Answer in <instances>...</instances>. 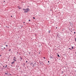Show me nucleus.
Here are the masks:
<instances>
[{
	"label": "nucleus",
	"mask_w": 76,
	"mask_h": 76,
	"mask_svg": "<svg viewBox=\"0 0 76 76\" xmlns=\"http://www.w3.org/2000/svg\"><path fill=\"white\" fill-rule=\"evenodd\" d=\"M16 58L15 57H14V58Z\"/></svg>",
	"instance_id": "nucleus-18"
},
{
	"label": "nucleus",
	"mask_w": 76,
	"mask_h": 76,
	"mask_svg": "<svg viewBox=\"0 0 76 76\" xmlns=\"http://www.w3.org/2000/svg\"><path fill=\"white\" fill-rule=\"evenodd\" d=\"M11 17H12V16H11Z\"/></svg>",
	"instance_id": "nucleus-21"
},
{
	"label": "nucleus",
	"mask_w": 76,
	"mask_h": 76,
	"mask_svg": "<svg viewBox=\"0 0 76 76\" xmlns=\"http://www.w3.org/2000/svg\"><path fill=\"white\" fill-rule=\"evenodd\" d=\"M69 49H70V48H69Z\"/></svg>",
	"instance_id": "nucleus-32"
},
{
	"label": "nucleus",
	"mask_w": 76,
	"mask_h": 76,
	"mask_svg": "<svg viewBox=\"0 0 76 76\" xmlns=\"http://www.w3.org/2000/svg\"><path fill=\"white\" fill-rule=\"evenodd\" d=\"M70 50H72V49H71H71H70Z\"/></svg>",
	"instance_id": "nucleus-25"
},
{
	"label": "nucleus",
	"mask_w": 76,
	"mask_h": 76,
	"mask_svg": "<svg viewBox=\"0 0 76 76\" xmlns=\"http://www.w3.org/2000/svg\"><path fill=\"white\" fill-rule=\"evenodd\" d=\"M48 32H49V33H50V31H48Z\"/></svg>",
	"instance_id": "nucleus-13"
},
{
	"label": "nucleus",
	"mask_w": 76,
	"mask_h": 76,
	"mask_svg": "<svg viewBox=\"0 0 76 76\" xmlns=\"http://www.w3.org/2000/svg\"><path fill=\"white\" fill-rule=\"evenodd\" d=\"M33 19H35V17H33Z\"/></svg>",
	"instance_id": "nucleus-10"
},
{
	"label": "nucleus",
	"mask_w": 76,
	"mask_h": 76,
	"mask_svg": "<svg viewBox=\"0 0 76 76\" xmlns=\"http://www.w3.org/2000/svg\"><path fill=\"white\" fill-rule=\"evenodd\" d=\"M3 46H1V50H3V48H2Z\"/></svg>",
	"instance_id": "nucleus-3"
},
{
	"label": "nucleus",
	"mask_w": 76,
	"mask_h": 76,
	"mask_svg": "<svg viewBox=\"0 0 76 76\" xmlns=\"http://www.w3.org/2000/svg\"><path fill=\"white\" fill-rule=\"evenodd\" d=\"M44 58L45 59V57H44Z\"/></svg>",
	"instance_id": "nucleus-20"
},
{
	"label": "nucleus",
	"mask_w": 76,
	"mask_h": 76,
	"mask_svg": "<svg viewBox=\"0 0 76 76\" xmlns=\"http://www.w3.org/2000/svg\"><path fill=\"white\" fill-rule=\"evenodd\" d=\"M15 60V59H13V60Z\"/></svg>",
	"instance_id": "nucleus-28"
},
{
	"label": "nucleus",
	"mask_w": 76,
	"mask_h": 76,
	"mask_svg": "<svg viewBox=\"0 0 76 76\" xmlns=\"http://www.w3.org/2000/svg\"><path fill=\"white\" fill-rule=\"evenodd\" d=\"M56 28H57V27H56Z\"/></svg>",
	"instance_id": "nucleus-30"
},
{
	"label": "nucleus",
	"mask_w": 76,
	"mask_h": 76,
	"mask_svg": "<svg viewBox=\"0 0 76 76\" xmlns=\"http://www.w3.org/2000/svg\"><path fill=\"white\" fill-rule=\"evenodd\" d=\"M4 48V49H5V48Z\"/></svg>",
	"instance_id": "nucleus-22"
},
{
	"label": "nucleus",
	"mask_w": 76,
	"mask_h": 76,
	"mask_svg": "<svg viewBox=\"0 0 76 76\" xmlns=\"http://www.w3.org/2000/svg\"><path fill=\"white\" fill-rule=\"evenodd\" d=\"M25 23V22H23V23Z\"/></svg>",
	"instance_id": "nucleus-26"
},
{
	"label": "nucleus",
	"mask_w": 76,
	"mask_h": 76,
	"mask_svg": "<svg viewBox=\"0 0 76 76\" xmlns=\"http://www.w3.org/2000/svg\"><path fill=\"white\" fill-rule=\"evenodd\" d=\"M58 57H60V56H59V55H58Z\"/></svg>",
	"instance_id": "nucleus-6"
},
{
	"label": "nucleus",
	"mask_w": 76,
	"mask_h": 76,
	"mask_svg": "<svg viewBox=\"0 0 76 76\" xmlns=\"http://www.w3.org/2000/svg\"><path fill=\"white\" fill-rule=\"evenodd\" d=\"M13 63H15V62L14 61H13V62L12 63V64H13Z\"/></svg>",
	"instance_id": "nucleus-4"
},
{
	"label": "nucleus",
	"mask_w": 76,
	"mask_h": 76,
	"mask_svg": "<svg viewBox=\"0 0 76 76\" xmlns=\"http://www.w3.org/2000/svg\"><path fill=\"white\" fill-rule=\"evenodd\" d=\"M19 9H20V8H19Z\"/></svg>",
	"instance_id": "nucleus-31"
},
{
	"label": "nucleus",
	"mask_w": 76,
	"mask_h": 76,
	"mask_svg": "<svg viewBox=\"0 0 76 76\" xmlns=\"http://www.w3.org/2000/svg\"><path fill=\"white\" fill-rule=\"evenodd\" d=\"M39 53V54H40V53Z\"/></svg>",
	"instance_id": "nucleus-27"
},
{
	"label": "nucleus",
	"mask_w": 76,
	"mask_h": 76,
	"mask_svg": "<svg viewBox=\"0 0 76 76\" xmlns=\"http://www.w3.org/2000/svg\"><path fill=\"white\" fill-rule=\"evenodd\" d=\"M6 43L5 42V44H6Z\"/></svg>",
	"instance_id": "nucleus-29"
},
{
	"label": "nucleus",
	"mask_w": 76,
	"mask_h": 76,
	"mask_svg": "<svg viewBox=\"0 0 76 76\" xmlns=\"http://www.w3.org/2000/svg\"><path fill=\"white\" fill-rule=\"evenodd\" d=\"M29 20V21H31L30 20Z\"/></svg>",
	"instance_id": "nucleus-16"
},
{
	"label": "nucleus",
	"mask_w": 76,
	"mask_h": 76,
	"mask_svg": "<svg viewBox=\"0 0 76 76\" xmlns=\"http://www.w3.org/2000/svg\"><path fill=\"white\" fill-rule=\"evenodd\" d=\"M6 74L7 75V73H6Z\"/></svg>",
	"instance_id": "nucleus-23"
},
{
	"label": "nucleus",
	"mask_w": 76,
	"mask_h": 76,
	"mask_svg": "<svg viewBox=\"0 0 76 76\" xmlns=\"http://www.w3.org/2000/svg\"><path fill=\"white\" fill-rule=\"evenodd\" d=\"M75 33H76V32H74V34H75Z\"/></svg>",
	"instance_id": "nucleus-19"
},
{
	"label": "nucleus",
	"mask_w": 76,
	"mask_h": 76,
	"mask_svg": "<svg viewBox=\"0 0 76 76\" xmlns=\"http://www.w3.org/2000/svg\"><path fill=\"white\" fill-rule=\"evenodd\" d=\"M24 13H26V11H25Z\"/></svg>",
	"instance_id": "nucleus-15"
},
{
	"label": "nucleus",
	"mask_w": 76,
	"mask_h": 76,
	"mask_svg": "<svg viewBox=\"0 0 76 76\" xmlns=\"http://www.w3.org/2000/svg\"><path fill=\"white\" fill-rule=\"evenodd\" d=\"M72 49H73V47H72Z\"/></svg>",
	"instance_id": "nucleus-8"
},
{
	"label": "nucleus",
	"mask_w": 76,
	"mask_h": 76,
	"mask_svg": "<svg viewBox=\"0 0 76 76\" xmlns=\"http://www.w3.org/2000/svg\"><path fill=\"white\" fill-rule=\"evenodd\" d=\"M27 62H28V61H26V62L27 63Z\"/></svg>",
	"instance_id": "nucleus-11"
},
{
	"label": "nucleus",
	"mask_w": 76,
	"mask_h": 76,
	"mask_svg": "<svg viewBox=\"0 0 76 76\" xmlns=\"http://www.w3.org/2000/svg\"><path fill=\"white\" fill-rule=\"evenodd\" d=\"M75 39V41H76V39Z\"/></svg>",
	"instance_id": "nucleus-14"
},
{
	"label": "nucleus",
	"mask_w": 76,
	"mask_h": 76,
	"mask_svg": "<svg viewBox=\"0 0 76 76\" xmlns=\"http://www.w3.org/2000/svg\"><path fill=\"white\" fill-rule=\"evenodd\" d=\"M9 51H11V49H10L9 50Z\"/></svg>",
	"instance_id": "nucleus-5"
},
{
	"label": "nucleus",
	"mask_w": 76,
	"mask_h": 76,
	"mask_svg": "<svg viewBox=\"0 0 76 76\" xmlns=\"http://www.w3.org/2000/svg\"><path fill=\"white\" fill-rule=\"evenodd\" d=\"M48 63H50V61H48Z\"/></svg>",
	"instance_id": "nucleus-17"
},
{
	"label": "nucleus",
	"mask_w": 76,
	"mask_h": 76,
	"mask_svg": "<svg viewBox=\"0 0 76 76\" xmlns=\"http://www.w3.org/2000/svg\"><path fill=\"white\" fill-rule=\"evenodd\" d=\"M4 2H5V1H4Z\"/></svg>",
	"instance_id": "nucleus-24"
},
{
	"label": "nucleus",
	"mask_w": 76,
	"mask_h": 76,
	"mask_svg": "<svg viewBox=\"0 0 76 76\" xmlns=\"http://www.w3.org/2000/svg\"><path fill=\"white\" fill-rule=\"evenodd\" d=\"M5 67H7V65H6V66Z\"/></svg>",
	"instance_id": "nucleus-12"
},
{
	"label": "nucleus",
	"mask_w": 76,
	"mask_h": 76,
	"mask_svg": "<svg viewBox=\"0 0 76 76\" xmlns=\"http://www.w3.org/2000/svg\"><path fill=\"white\" fill-rule=\"evenodd\" d=\"M30 10L29 9V8H27V9H26V13H28V12Z\"/></svg>",
	"instance_id": "nucleus-1"
},
{
	"label": "nucleus",
	"mask_w": 76,
	"mask_h": 76,
	"mask_svg": "<svg viewBox=\"0 0 76 76\" xmlns=\"http://www.w3.org/2000/svg\"><path fill=\"white\" fill-rule=\"evenodd\" d=\"M6 47H7V46H8V45H6Z\"/></svg>",
	"instance_id": "nucleus-9"
},
{
	"label": "nucleus",
	"mask_w": 76,
	"mask_h": 76,
	"mask_svg": "<svg viewBox=\"0 0 76 76\" xmlns=\"http://www.w3.org/2000/svg\"><path fill=\"white\" fill-rule=\"evenodd\" d=\"M14 62H15L16 61V60L15 59L14 60Z\"/></svg>",
	"instance_id": "nucleus-7"
},
{
	"label": "nucleus",
	"mask_w": 76,
	"mask_h": 76,
	"mask_svg": "<svg viewBox=\"0 0 76 76\" xmlns=\"http://www.w3.org/2000/svg\"><path fill=\"white\" fill-rule=\"evenodd\" d=\"M23 10H24V11H26V9H25L24 8H23Z\"/></svg>",
	"instance_id": "nucleus-2"
}]
</instances>
